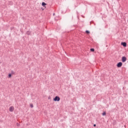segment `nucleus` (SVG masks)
<instances>
[{
	"instance_id": "14",
	"label": "nucleus",
	"mask_w": 128,
	"mask_h": 128,
	"mask_svg": "<svg viewBox=\"0 0 128 128\" xmlns=\"http://www.w3.org/2000/svg\"><path fill=\"white\" fill-rule=\"evenodd\" d=\"M9 4H12V2H9Z\"/></svg>"
},
{
	"instance_id": "6",
	"label": "nucleus",
	"mask_w": 128,
	"mask_h": 128,
	"mask_svg": "<svg viewBox=\"0 0 128 128\" xmlns=\"http://www.w3.org/2000/svg\"><path fill=\"white\" fill-rule=\"evenodd\" d=\"M26 34H28V36H30L32 34V32L28 30L26 32Z\"/></svg>"
},
{
	"instance_id": "2",
	"label": "nucleus",
	"mask_w": 128,
	"mask_h": 128,
	"mask_svg": "<svg viewBox=\"0 0 128 128\" xmlns=\"http://www.w3.org/2000/svg\"><path fill=\"white\" fill-rule=\"evenodd\" d=\"M122 62H126V57L125 56H122Z\"/></svg>"
},
{
	"instance_id": "1",
	"label": "nucleus",
	"mask_w": 128,
	"mask_h": 128,
	"mask_svg": "<svg viewBox=\"0 0 128 128\" xmlns=\"http://www.w3.org/2000/svg\"><path fill=\"white\" fill-rule=\"evenodd\" d=\"M54 102H60V98L58 96H56L53 98Z\"/></svg>"
},
{
	"instance_id": "5",
	"label": "nucleus",
	"mask_w": 128,
	"mask_h": 128,
	"mask_svg": "<svg viewBox=\"0 0 128 128\" xmlns=\"http://www.w3.org/2000/svg\"><path fill=\"white\" fill-rule=\"evenodd\" d=\"M121 46H122L124 48H126V42H122Z\"/></svg>"
},
{
	"instance_id": "19",
	"label": "nucleus",
	"mask_w": 128,
	"mask_h": 128,
	"mask_svg": "<svg viewBox=\"0 0 128 128\" xmlns=\"http://www.w3.org/2000/svg\"><path fill=\"white\" fill-rule=\"evenodd\" d=\"M17 126H18V124H17Z\"/></svg>"
},
{
	"instance_id": "10",
	"label": "nucleus",
	"mask_w": 128,
	"mask_h": 128,
	"mask_svg": "<svg viewBox=\"0 0 128 128\" xmlns=\"http://www.w3.org/2000/svg\"><path fill=\"white\" fill-rule=\"evenodd\" d=\"M102 115L103 116H106V112H104L103 113H102Z\"/></svg>"
},
{
	"instance_id": "9",
	"label": "nucleus",
	"mask_w": 128,
	"mask_h": 128,
	"mask_svg": "<svg viewBox=\"0 0 128 128\" xmlns=\"http://www.w3.org/2000/svg\"><path fill=\"white\" fill-rule=\"evenodd\" d=\"M90 52H94V48H91L90 49Z\"/></svg>"
},
{
	"instance_id": "12",
	"label": "nucleus",
	"mask_w": 128,
	"mask_h": 128,
	"mask_svg": "<svg viewBox=\"0 0 128 128\" xmlns=\"http://www.w3.org/2000/svg\"><path fill=\"white\" fill-rule=\"evenodd\" d=\"M8 78H12V74H9L8 75Z\"/></svg>"
},
{
	"instance_id": "7",
	"label": "nucleus",
	"mask_w": 128,
	"mask_h": 128,
	"mask_svg": "<svg viewBox=\"0 0 128 128\" xmlns=\"http://www.w3.org/2000/svg\"><path fill=\"white\" fill-rule=\"evenodd\" d=\"M42 6H44V8H46V4L44 2H42Z\"/></svg>"
},
{
	"instance_id": "4",
	"label": "nucleus",
	"mask_w": 128,
	"mask_h": 128,
	"mask_svg": "<svg viewBox=\"0 0 128 128\" xmlns=\"http://www.w3.org/2000/svg\"><path fill=\"white\" fill-rule=\"evenodd\" d=\"M9 110H10V112H14V108L13 106H11L9 108Z\"/></svg>"
},
{
	"instance_id": "11",
	"label": "nucleus",
	"mask_w": 128,
	"mask_h": 128,
	"mask_svg": "<svg viewBox=\"0 0 128 128\" xmlns=\"http://www.w3.org/2000/svg\"><path fill=\"white\" fill-rule=\"evenodd\" d=\"M11 74H14V70L11 71Z\"/></svg>"
},
{
	"instance_id": "17",
	"label": "nucleus",
	"mask_w": 128,
	"mask_h": 128,
	"mask_svg": "<svg viewBox=\"0 0 128 128\" xmlns=\"http://www.w3.org/2000/svg\"><path fill=\"white\" fill-rule=\"evenodd\" d=\"M42 10H44V9L42 8Z\"/></svg>"
},
{
	"instance_id": "3",
	"label": "nucleus",
	"mask_w": 128,
	"mask_h": 128,
	"mask_svg": "<svg viewBox=\"0 0 128 128\" xmlns=\"http://www.w3.org/2000/svg\"><path fill=\"white\" fill-rule=\"evenodd\" d=\"M122 62H119L117 64V65H116L117 68H122Z\"/></svg>"
},
{
	"instance_id": "8",
	"label": "nucleus",
	"mask_w": 128,
	"mask_h": 128,
	"mask_svg": "<svg viewBox=\"0 0 128 128\" xmlns=\"http://www.w3.org/2000/svg\"><path fill=\"white\" fill-rule=\"evenodd\" d=\"M86 32L87 34H90V32L88 30H86Z\"/></svg>"
},
{
	"instance_id": "16",
	"label": "nucleus",
	"mask_w": 128,
	"mask_h": 128,
	"mask_svg": "<svg viewBox=\"0 0 128 128\" xmlns=\"http://www.w3.org/2000/svg\"><path fill=\"white\" fill-rule=\"evenodd\" d=\"M93 126H94V127H96V124H94L93 125Z\"/></svg>"
},
{
	"instance_id": "15",
	"label": "nucleus",
	"mask_w": 128,
	"mask_h": 128,
	"mask_svg": "<svg viewBox=\"0 0 128 128\" xmlns=\"http://www.w3.org/2000/svg\"><path fill=\"white\" fill-rule=\"evenodd\" d=\"M50 98H50V96H49L48 97V100H50Z\"/></svg>"
},
{
	"instance_id": "20",
	"label": "nucleus",
	"mask_w": 128,
	"mask_h": 128,
	"mask_svg": "<svg viewBox=\"0 0 128 128\" xmlns=\"http://www.w3.org/2000/svg\"><path fill=\"white\" fill-rule=\"evenodd\" d=\"M17 126H18V124H17Z\"/></svg>"
},
{
	"instance_id": "18",
	"label": "nucleus",
	"mask_w": 128,
	"mask_h": 128,
	"mask_svg": "<svg viewBox=\"0 0 128 128\" xmlns=\"http://www.w3.org/2000/svg\"><path fill=\"white\" fill-rule=\"evenodd\" d=\"M53 15L54 16V14Z\"/></svg>"
},
{
	"instance_id": "13",
	"label": "nucleus",
	"mask_w": 128,
	"mask_h": 128,
	"mask_svg": "<svg viewBox=\"0 0 128 128\" xmlns=\"http://www.w3.org/2000/svg\"><path fill=\"white\" fill-rule=\"evenodd\" d=\"M30 106L32 108H34V104H30Z\"/></svg>"
}]
</instances>
